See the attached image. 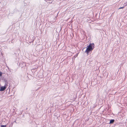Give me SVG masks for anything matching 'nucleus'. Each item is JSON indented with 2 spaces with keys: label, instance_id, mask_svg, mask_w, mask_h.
<instances>
[{
  "label": "nucleus",
  "instance_id": "1",
  "mask_svg": "<svg viewBox=\"0 0 127 127\" xmlns=\"http://www.w3.org/2000/svg\"><path fill=\"white\" fill-rule=\"evenodd\" d=\"M94 44L93 43H90L89 45L87 46V48L85 51L87 54L89 53L90 51H91L93 49L94 46Z\"/></svg>",
  "mask_w": 127,
  "mask_h": 127
},
{
  "label": "nucleus",
  "instance_id": "2",
  "mask_svg": "<svg viewBox=\"0 0 127 127\" xmlns=\"http://www.w3.org/2000/svg\"><path fill=\"white\" fill-rule=\"evenodd\" d=\"M7 86V82L5 83V86H4L1 87L0 89V91H2L4 90L6 88V87Z\"/></svg>",
  "mask_w": 127,
  "mask_h": 127
},
{
  "label": "nucleus",
  "instance_id": "3",
  "mask_svg": "<svg viewBox=\"0 0 127 127\" xmlns=\"http://www.w3.org/2000/svg\"><path fill=\"white\" fill-rule=\"evenodd\" d=\"M114 122V120H111L110 121V123L112 124Z\"/></svg>",
  "mask_w": 127,
  "mask_h": 127
},
{
  "label": "nucleus",
  "instance_id": "4",
  "mask_svg": "<svg viewBox=\"0 0 127 127\" xmlns=\"http://www.w3.org/2000/svg\"><path fill=\"white\" fill-rule=\"evenodd\" d=\"M124 7V6H123V7H120L119 8V9H123V8Z\"/></svg>",
  "mask_w": 127,
  "mask_h": 127
},
{
  "label": "nucleus",
  "instance_id": "5",
  "mask_svg": "<svg viewBox=\"0 0 127 127\" xmlns=\"http://www.w3.org/2000/svg\"><path fill=\"white\" fill-rule=\"evenodd\" d=\"M2 73L1 72H0V76H2Z\"/></svg>",
  "mask_w": 127,
  "mask_h": 127
},
{
  "label": "nucleus",
  "instance_id": "6",
  "mask_svg": "<svg viewBox=\"0 0 127 127\" xmlns=\"http://www.w3.org/2000/svg\"><path fill=\"white\" fill-rule=\"evenodd\" d=\"M6 125H1V127H5Z\"/></svg>",
  "mask_w": 127,
  "mask_h": 127
}]
</instances>
